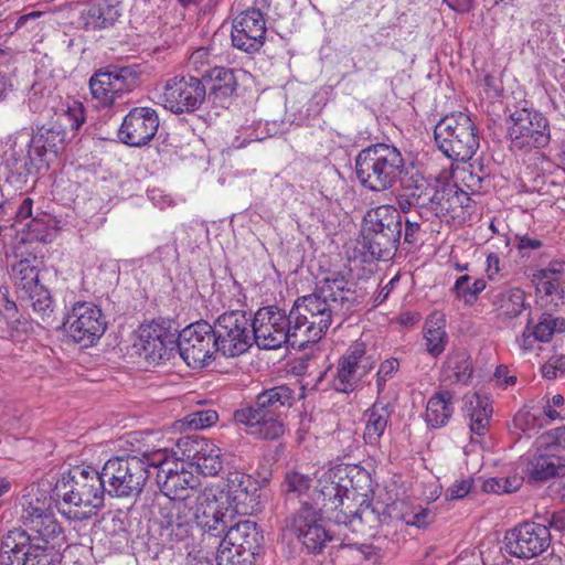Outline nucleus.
<instances>
[{"mask_svg": "<svg viewBox=\"0 0 565 565\" xmlns=\"http://www.w3.org/2000/svg\"><path fill=\"white\" fill-rule=\"evenodd\" d=\"M404 243L411 246L416 245L422 236V223L418 220L403 215Z\"/></svg>", "mask_w": 565, "mask_h": 565, "instance_id": "obj_55", "label": "nucleus"}, {"mask_svg": "<svg viewBox=\"0 0 565 565\" xmlns=\"http://www.w3.org/2000/svg\"><path fill=\"white\" fill-rule=\"evenodd\" d=\"M227 500L235 513L250 514L258 505L259 483L250 475L230 471L226 476Z\"/></svg>", "mask_w": 565, "mask_h": 565, "instance_id": "obj_25", "label": "nucleus"}, {"mask_svg": "<svg viewBox=\"0 0 565 565\" xmlns=\"http://www.w3.org/2000/svg\"><path fill=\"white\" fill-rule=\"evenodd\" d=\"M58 510L71 520L83 521L104 507L106 486L100 471L92 466H74L63 472L53 489Z\"/></svg>", "mask_w": 565, "mask_h": 565, "instance_id": "obj_4", "label": "nucleus"}, {"mask_svg": "<svg viewBox=\"0 0 565 565\" xmlns=\"http://www.w3.org/2000/svg\"><path fill=\"white\" fill-rule=\"evenodd\" d=\"M85 121L83 104L76 100L70 103L66 109L57 115L52 127H41L31 141L35 157L41 159L46 153L56 156L64 149L68 131L76 132Z\"/></svg>", "mask_w": 565, "mask_h": 565, "instance_id": "obj_13", "label": "nucleus"}, {"mask_svg": "<svg viewBox=\"0 0 565 565\" xmlns=\"http://www.w3.org/2000/svg\"><path fill=\"white\" fill-rule=\"evenodd\" d=\"M262 540L263 536L258 532L256 523L244 520L230 526L221 542L235 546V548L246 547L248 551L259 553Z\"/></svg>", "mask_w": 565, "mask_h": 565, "instance_id": "obj_33", "label": "nucleus"}, {"mask_svg": "<svg viewBox=\"0 0 565 565\" xmlns=\"http://www.w3.org/2000/svg\"><path fill=\"white\" fill-rule=\"evenodd\" d=\"M142 460L147 465V471H149V468H157L158 472L162 471V467L166 468H178L179 462L175 460L169 459V454L166 449H157L153 451H149L148 449L143 450L141 452Z\"/></svg>", "mask_w": 565, "mask_h": 565, "instance_id": "obj_50", "label": "nucleus"}, {"mask_svg": "<svg viewBox=\"0 0 565 565\" xmlns=\"http://www.w3.org/2000/svg\"><path fill=\"white\" fill-rule=\"evenodd\" d=\"M162 468V471L157 473V483L161 493L159 497L191 500L199 502L200 505L213 499V490L209 488L200 490L199 478L185 470L183 462H179L178 468Z\"/></svg>", "mask_w": 565, "mask_h": 565, "instance_id": "obj_19", "label": "nucleus"}, {"mask_svg": "<svg viewBox=\"0 0 565 565\" xmlns=\"http://www.w3.org/2000/svg\"><path fill=\"white\" fill-rule=\"evenodd\" d=\"M192 459L204 476H216L223 468L221 449L205 440H194Z\"/></svg>", "mask_w": 565, "mask_h": 565, "instance_id": "obj_36", "label": "nucleus"}, {"mask_svg": "<svg viewBox=\"0 0 565 565\" xmlns=\"http://www.w3.org/2000/svg\"><path fill=\"white\" fill-rule=\"evenodd\" d=\"M536 289L540 292H543L546 296L558 295L559 284L556 278H543L539 277V273L536 274Z\"/></svg>", "mask_w": 565, "mask_h": 565, "instance_id": "obj_59", "label": "nucleus"}, {"mask_svg": "<svg viewBox=\"0 0 565 565\" xmlns=\"http://www.w3.org/2000/svg\"><path fill=\"white\" fill-rule=\"evenodd\" d=\"M534 340L539 342H550L555 333L565 331V319L553 317L550 313H543L535 324H531Z\"/></svg>", "mask_w": 565, "mask_h": 565, "instance_id": "obj_44", "label": "nucleus"}, {"mask_svg": "<svg viewBox=\"0 0 565 565\" xmlns=\"http://www.w3.org/2000/svg\"><path fill=\"white\" fill-rule=\"evenodd\" d=\"M422 190L416 194V204L418 205V217L430 220L437 217L448 222L449 204L447 202L448 183H429L420 180Z\"/></svg>", "mask_w": 565, "mask_h": 565, "instance_id": "obj_27", "label": "nucleus"}, {"mask_svg": "<svg viewBox=\"0 0 565 565\" xmlns=\"http://www.w3.org/2000/svg\"><path fill=\"white\" fill-rule=\"evenodd\" d=\"M422 190L420 181H417L413 188L406 190L405 194H402L397 198L395 207L398 213L408 214L413 209L418 212V205L416 204V194Z\"/></svg>", "mask_w": 565, "mask_h": 565, "instance_id": "obj_54", "label": "nucleus"}, {"mask_svg": "<svg viewBox=\"0 0 565 565\" xmlns=\"http://www.w3.org/2000/svg\"><path fill=\"white\" fill-rule=\"evenodd\" d=\"M9 148L4 151L3 163L10 172V177L17 175L25 182L36 159L33 143L29 134L19 132L8 139Z\"/></svg>", "mask_w": 565, "mask_h": 565, "instance_id": "obj_26", "label": "nucleus"}, {"mask_svg": "<svg viewBox=\"0 0 565 565\" xmlns=\"http://www.w3.org/2000/svg\"><path fill=\"white\" fill-rule=\"evenodd\" d=\"M403 215L392 205L366 212L362 223L363 247L379 260H390L402 238Z\"/></svg>", "mask_w": 565, "mask_h": 565, "instance_id": "obj_7", "label": "nucleus"}, {"mask_svg": "<svg viewBox=\"0 0 565 565\" xmlns=\"http://www.w3.org/2000/svg\"><path fill=\"white\" fill-rule=\"evenodd\" d=\"M2 428L6 433L18 437L25 433V423L20 417H10L3 422Z\"/></svg>", "mask_w": 565, "mask_h": 565, "instance_id": "obj_61", "label": "nucleus"}, {"mask_svg": "<svg viewBox=\"0 0 565 565\" xmlns=\"http://www.w3.org/2000/svg\"><path fill=\"white\" fill-rule=\"evenodd\" d=\"M63 328L74 342L87 348L102 338L107 321L98 306L88 301H77L66 315Z\"/></svg>", "mask_w": 565, "mask_h": 565, "instance_id": "obj_16", "label": "nucleus"}, {"mask_svg": "<svg viewBox=\"0 0 565 565\" xmlns=\"http://www.w3.org/2000/svg\"><path fill=\"white\" fill-rule=\"evenodd\" d=\"M19 297L21 300L29 301L34 312H36L44 322L51 320L53 315V300L50 291L44 286H40Z\"/></svg>", "mask_w": 565, "mask_h": 565, "instance_id": "obj_43", "label": "nucleus"}, {"mask_svg": "<svg viewBox=\"0 0 565 565\" xmlns=\"http://www.w3.org/2000/svg\"><path fill=\"white\" fill-rule=\"evenodd\" d=\"M206 100V85L195 76H173L167 79L158 103L173 114L193 113Z\"/></svg>", "mask_w": 565, "mask_h": 565, "instance_id": "obj_15", "label": "nucleus"}, {"mask_svg": "<svg viewBox=\"0 0 565 565\" xmlns=\"http://www.w3.org/2000/svg\"><path fill=\"white\" fill-rule=\"evenodd\" d=\"M565 275V262L553 260L545 268L539 271V277L543 278H556Z\"/></svg>", "mask_w": 565, "mask_h": 565, "instance_id": "obj_60", "label": "nucleus"}, {"mask_svg": "<svg viewBox=\"0 0 565 565\" xmlns=\"http://www.w3.org/2000/svg\"><path fill=\"white\" fill-rule=\"evenodd\" d=\"M354 469L337 467L330 469L318 480L310 494L313 503L320 512L334 513L331 519L338 526L349 529L353 534H364L365 526L372 527L377 521V514L370 503L363 501L356 510H343L347 501L354 500L356 491L353 490V481L350 473Z\"/></svg>", "mask_w": 565, "mask_h": 565, "instance_id": "obj_2", "label": "nucleus"}, {"mask_svg": "<svg viewBox=\"0 0 565 565\" xmlns=\"http://www.w3.org/2000/svg\"><path fill=\"white\" fill-rule=\"evenodd\" d=\"M447 193H449V195L446 198L449 204L448 222L450 220L465 221V215H462L461 206L459 203V186L457 184L448 183Z\"/></svg>", "mask_w": 565, "mask_h": 565, "instance_id": "obj_56", "label": "nucleus"}, {"mask_svg": "<svg viewBox=\"0 0 565 565\" xmlns=\"http://www.w3.org/2000/svg\"><path fill=\"white\" fill-rule=\"evenodd\" d=\"M32 206H33V200L30 198L23 199L21 202L17 213H15V222H23L28 217L32 215Z\"/></svg>", "mask_w": 565, "mask_h": 565, "instance_id": "obj_63", "label": "nucleus"}, {"mask_svg": "<svg viewBox=\"0 0 565 565\" xmlns=\"http://www.w3.org/2000/svg\"><path fill=\"white\" fill-rule=\"evenodd\" d=\"M452 393L443 391L429 398L426 407L425 418L430 428L445 426L454 413Z\"/></svg>", "mask_w": 565, "mask_h": 565, "instance_id": "obj_37", "label": "nucleus"}, {"mask_svg": "<svg viewBox=\"0 0 565 565\" xmlns=\"http://www.w3.org/2000/svg\"><path fill=\"white\" fill-rule=\"evenodd\" d=\"M472 375V362L465 350H455L447 355L443 365V379L449 384L467 385Z\"/></svg>", "mask_w": 565, "mask_h": 565, "instance_id": "obj_35", "label": "nucleus"}, {"mask_svg": "<svg viewBox=\"0 0 565 565\" xmlns=\"http://www.w3.org/2000/svg\"><path fill=\"white\" fill-rule=\"evenodd\" d=\"M139 76V65H108L90 77V93L100 106H110L138 86Z\"/></svg>", "mask_w": 565, "mask_h": 565, "instance_id": "obj_14", "label": "nucleus"}, {"mask_svg": "<svg viewBox=\"0 0 565 565\" xmlns=\"http://www.w3.org/2000/svg\"><path fill=\"white\" fill-rule=\"evenodd\" d=\"M491 305L498 316L504 319L516 318L525 309V292L518 287L499 289L493 291Z\"/></svg>", "mask_w": 565, "mask_h": 565, "instance_id": "obj_34", "label": "nucleus"}, {"mask_svg": "<svg viewBox=\"0 0 565 565\" xmlns=\"http://www.w3.org/2000/svg\"><path fill=\"white\" fill-rule=\"evenodd\" d=\"M529 481L543 482L565 476V460L557 456L540 455L529 460L524 470Z\"/></svg>", "mask_w": 565, "mask_h": 565, "instance_id": "obj_32", "label": "nucleus"}, {"mask_svg": "<svg viewBox=\"0 0 565 565\" xmlns=\"http://www.w3.org/2000/svg\"><path fill=\"white\" fill-rule=\"evenodd\" d=\"M486 289V281L482 278H477L472 281L469 275H462L457 278L454 285V292L456 297L462 299L466 305H473L479 295Z\"/></svg>", "mask_w": 565, "mask_h": 565, "instance_id": "obj_45", "label": "nucleus"}, {"mask_svg": "<svg viewBox=\"0 0 565 565\" xmlns=\"http://www.w3.org/2000/svg\"><path fill=\"white\" fill-rule=\"evenodd\" d=\"M487 275L490 280H498L502 275V266L499 256L495 253H489L487 256Z\"/></svg>", "mask_w": 565, "mask_h": 565, "instance_id": "obj_58", "label": "nucleus"}, {"mask_svg": "<svg viewBox=\"0 0 565 565\" xmlns=\"http://www.w3.org/2000/svg\"><path fill=\"white\" fill-rule=\"evenodd\" d=\"M159 117L150 107L132 108L124 118L118 130L119 139L131 147L147 145L157 134Z\"/></svg>", "mask_w": 565, "mask_h": 565, "instance_id": "obj_22", "label": "nucleus"}, {"mask_svg": "<svg viewBox=\"0 0 565 565\" xmlns=\"http://www.w3.org/2000/svg\"><path fill=\"white\" fill-rule=\"evenodd\" d=\"M535 341L533 331L531 330V320H529L518 342L524 351H531Z\"/></svg>", "mask_w": 565, "mask_h": 565, "instance_id": "obj_62", "label": "nucleus"}, {"mask_svg": "<svg viewBox=\"0 0 565 565\" xmlns=\"http://www.w3.org/2000/svg\"><path fill=\"white\" fill-rule=\"evenodd\" d=\"M106 493L115 498H131L141 493L149 478L147 465L137 455L108 459L100 471Z\"/></svg>", "mask_w": 565, "mask_h": 565, "instance_id": "obj_10", "label": "nucleus"}, {"mask_svg": "<svg viewBox=\"0 0 565 565\" xmlns=\"http://www.w3.org/2000/svg\"><path fill=\"white\" fill-rule=\"evenodd\" d=\"M537 443L545 449L565 450V426L545 431L537 438Z\"/></svg>", "mask_w": 565, "mask_h": 565, "instance_id": "obj_52", "label": "nucleus"}, {"mask_svg": "<svg viewBox=\"0 0 565 565\" xmlns=\"http://www.w3.org/2000/svg\"><path fill=\"white\" fill-rule=\"evenodd\" d=\"M60 535L29 536L22 529L10 530L1 540L0 565H13L14 559H21L22 565H62Z\"/></svg>", "mask_w": 565, "mask_h": 565, "instance_id": "obj_6", "label": "nucleus"}, {"mask_svg": "<svg viewBox=\"0 0 565 565\" xmlns=\"http://www.w3.org/2000/svg\"><path fill=\"white\" fill-rule=\"evenodd\" d=\"M209 84L206 99L216 108H227L237 88L234 70L214 67L203 77Z\"/></svg>", "mask_w": 565, "mask_h": 565, "instance_id": "obj_29", "label": "nucleus"}, {"mask_svg": "<svg viewBox=\"0 0 565 565\" xmlns=\"http://www.w3.org/2000/svg\"><path fill=\"white\" fill-rule=\"evenodd\" d=\"M194 522L205 534L212 537H221L226 533L228 530L227 523L224 520V513L220 509L216 494L214 492L212 500H209L204 502V505H199L196 508Z\"/></svg>", "mask_w": 565, "mask_h": 565, "instance_id": "obj_30", "label": "nucleus"}, {"mask_svg": "<svg viewBox=\"0 0 565 565\" xmlns=\"http://www.w3.org/2000/svg\"><path fill=\"white\" fill-rule=\"evenodd\" d=\"M366 425L363 438L367 445L375 446L383 436L391 417L386 405L375 403L365 412Z\"/></svg>", "mask_w": 565, "mask_h": 565, "instance_id": "obj_38", "label": "nucleus"}, {"mask_svg": "<svg viewBox=\"0 0 565 565\" xmlns=\"http://www.w3.org/2000/svg\"><path fill=\"white\" fill-rule=\"evenodd\" d=\"M168 332L159 324H142L134 348L149 363H159L169 359V344L172 342Z\"/></svg>", "mask_w": 565, "mask_h": 565, "instance_id": "obj_28", "label": "nucleus"}, {"mask_svg": "<svg viewBox=\"0 0 565 565\" xmlns=\"http://www.w3.org/2000/svg\"><path fill=\"white\" fill-rule=\"evenodd\" d=\"M21 520L28 527L25 531L29 536L50 537L53 534H62V527L50 512L46 498L32 494L23 497Z\"/></svg>", "mask_w": 565, "mask_h": 565, "instance_id": "obj_24", "label": "nucleus"}, {"mask_svg": "<svg viewBox=\"0 0 565 565\" xmlns=\"http://www.w3.org/2000/svg\"><path fill=\"white\" fill-rule=\"evenodd\" d=\"M492 412L488 397L476 395L470 401L468 416L470 417V430L472 434L483 436L487 433Z\"/></svg>", "mask_w": 565, "mask_h": 565, "instance_id": "obj_40", "label": "nucleus"}, {"mask_svg": "<svg viewBox=\"0 0 565 565\" xmlns=\"http://www.w3.org/2000/svg\"><path fill=\"white\" fill-rule=\"evenodd\" d=\"M434 138L438 149L457 162L469 161L480 147L478 128L463 113L443 117L435 126Z\"/></svg>", "mask_w": 565, "mask_h": 565, "instance_id": "obj_9", "label": "nucleus"}, {"mask_svg": "<svg viewBox=\"0 0 565 565\" xmlns=\"http://www.w3.org/2000/svg\"><path fill=\"white\" fill-rule=\"evenodd\" d=\"M523 478L516 475L509 477H493L483 481L482 491L487 493L503 494L520 489Z\"/></svg>", "mask_w": 565, "mask_h": 565, "instance_id": "obj_46", "label": "nucleus"}, {"mask_svg": "<svg viewBox=\"0 0 565 565\" xmlns=\"http://www.w3.org/2000/svg\"><path fill=\"white\" fill-rule=\"evenodd\" d=\"M156 502L161 522L170 531V536L178 542L189 537L199 502L161 497H156Z\"/></svg>", "mask_w": 565, "mask_h": 565, "instance_id": "obj_21", "label": "nucleus"}, {"mask_svg": "<svg viewBox=\"0 0 565 565\" xmlns=\"http://www.w3.org/2000/svg\"><path fill=\"white\" fill-rule=\"evenodd\" d=\"M508 136L513 151L543 149L551 142L548 119L535 109H515L508 119Z\"/></svg>", "mask_w": 565, "mask_h": 565, "instance_id": "obj_11", "label": "nucleus"}, {"mask_svg": "<svg viewBox=\"0 0 565 565\" xmlns=\"http://www.w3.org/2000/svg\"><path fill=\"white\" fill-rule=\"evenodd\" d=\"M376 361L375 352L367 349L363 342L353 343L339 360L332 387L347 394L355 391L374 369Z\"/></svg>", "mask_w": 565, "mask_h": 565, "instance_id": "obj_18", "label": "nucleus"}, {"mask_svg": "<svg viewBox=\"0 0 565 565\" xmlns=\"http://www.w3.org/2000/svg\"><path fill=\"white\" fill-rule=\"evenodd\" d=\"M120 17L119 3L114 0H99L88 7L82 14L88 30H102L113 26Z\"/></svg>", "mask_w": 565, "mask_h": 565, "instance_id": "obj_31", "label": "nucleus"}, {"mask_svg": "<svg viewBox=\"0 0 565 565\" xmlns=\"http://www.w3.org/2000/svg\"><path fill=\"white\" fill-rule=\"evenodd\" d=\"M296 387L275 385L259 392L253 402L236 409L233 418L249 435L262 440H276L285 434L282 415L301 397Z\"/></svg>", "mask_w": 565, "mask_h": 565, "instance_id": "obj_3", "label": "nucleus"}, {"mask_svg": "<svg viewBox=\"0 0 565 565\" xmlns=\"http://www.w3.org/2000/svg\"><path fill=\"white\" fill-rule=\"evenodd\" d=\"M364 298V290L342 273H329L312 294L296 299L288 315L277 306L259 308L252 318L253 341L262 350L282 345L305 349L318 342L333 323L341 326Z\"/></svg>", "mask_w": 565, "mask_h": 565, "instance_id": "obj_1", "label": "nucleus"}, {"mask_svg": "<svg viewBox=\"0 0 565 565\" xmlns=\"http://www.w3.org/2000/svg\"><path fill=\"white\" fill-rule=\"evenodd\" d=\"M311 482L312 480L306 475L296 471L288 472L284 481V491L287 494L302 497L310 490Z\"/></svg>", "mask_w": 565, "mask_h": 565, "instance_id": "obj_47", "label": "nucleus"}, {"mask_svg": "<svg viewBox=\"0 0 565 565\" xmlns=\"http://www.w3.org/2000/svg\"><path fill=\"white\" fill-rule=\"evenodd\" d=\"M514 246L521 258H530L544 246V243L539 237L525 233L514 236Z\"/></svg>", "mask_w": 565, "mask_h": 565, "instance_id": "obj_51", "label": "nucleus"}, {"mask_svg": "<svg viewBox=\"0 0 565 565\" xmlns=\"http://www.w3.org/2000/svg\"><path fill=\"white\" fill-rule=\"evenodd\" d=\"M551 540L548 526L535 522H524L505 533V551L513 557L530 559L545 552Z\"/></svg>", "mask_w": 565, "mask_h": 565, "instance_id": "obj_20", "label": "nucleus"}, {"mask_svg": "<svg viewBox=\"0 0 565 565\" xmlns=\"http://www.w3.org/2000/svg\"><path fill=\"white\" fill-rule=\"evenodd\" d=\"M288 527L307 552L311 554L321 553L327 543L332 542L338 543L340 547L358 546V543L342 529L335 532L327 527L320 510L309 502H302L300 508L290 516ZM343 530L345 529L343 527Z\"/></svg>", "mask_w": 565, "mask_h": 565, "instance_id": "obj_8", "label": "nucleus"}, {"mask_svg": "<svg viewBox=\"0 0 565 565\" xmlns=\"http://www.w3.org/2000/svg\"><path fill=\"white\" fill-rule=\"evenodd\" d=\"M435 519L434 513L427 508H415L411 512H405L403 514V520L407 525H413L416 527H426L429 525Z\"/></svg>", "mask_w": 565, "mask_h": 565, "instance_id": "obj_53", "label": "nucleus"}, {"mask_svg": "<svg viewBox=\"0 0 565 565\" xmlns=\"http://www.w3.org/2000/svg\"><path fill=\"white\" fill-rule=\"evenodd\" d=\"M218 420V414L215 409L206 408L191 412L185 417V423L191 429H204L211 427Z\"/></svg>", "mask_w": 565, "mask_h": 565, "instance_id": "obj_49", "label": "nucleus"}, {"mask_svg": "<svg viewBox=\"0 0 565 565\" xmlns=\"http://www.w3.org/2000/svg\"><path fill=\"white\" fill-rule=\"evenodd\" d=\"M259 553L220 543L216 561L217 565H254Z\"/></svg>", "mask_w": 565, "mask_h": 565, "instance_id": "obj_42", "label": "nucleus"}, {"mask_svg": "<svg viewBox=\"0 0 565 565\" xmlns=\"http://www.w3.org/2000/svg\"><path fill=\"white\" fill-rule=\"evenodd\" d=\"M405 169L401 151L387 143L362 149L355 158V174L361 185L372 192L386 191L395 185Z\"/></svg>", "mask_w": 565, "mask_h": 565, "instance_id": "obj_5", "label": "nucleus"}, {"mask_svg": "<svg viewBox=\"0 0 565 565\" xmlns=\"http://www.w3.org/2000/svg\"><path fill=\"white\" fill-rule=\"evenodd\" d=\"M548 523L550 527L556 531H565V509L558 512H554Z\"/></svg>", "mask_w": 565, "mask_h": 565, "instance_id": "obj_64", "label": "nucleus"}, {"mask_svg": "<svg viewBox=\"0 0 565 565\" xmlns=\"http://www.w3.org/2000/svg\"><path fill=\"white\" fill-rule=\"evenodd\" d=\"M399 370V362L395 358L384 360L376 372L375 384L377 395L382 396L385 392L386 383L392 380Z\"/></svg>", "mask_w": 565, "mask_h": 565, "instance_id": "obj_48", "label": "nucleus"}, {"mask_svg": "<svg viewBox=\"0 0 565 565\" xmlns=\"http://www.w3.org/2000/svg\"><path fill=\"white\" fill-rule=\"evenodd\" d=\"M214 345L226 358H235L253 345L252 317L244 310H231L217 317L211 324Z\"/></svg>", "mask_w": 565, "mask_h": 565, "instance_id": "obj_12", "label": "nucleus"}, {"mask_svg": "<svg viewBox=\"0 0 565 565\" xmlns=\"http://www.w3.org/2000/svg\"><path fill=\"white\" fill-rule=\"evenodd\" d=\"M472 481L463 479L454 482L446 491V498L449 500H458L465 498L471 490Z\"/></svg>", "mask_w": 565, "mask_h": 565, "instance_id": "obj_57", "label": "nucleus"}, {"mask_svg": "<svg viewBox=\"0 0 565 565\" xmlns=\"http://www.w3.org/2000/svg\"><path fill=\"white\" fill-rule=\"evenodd\" d=\"M211 324L198 321L185 327L178 335L177 348L180 356L192 369L209 365L218 352Z\"/></svg>", "mask_w": 565, "mask_h": 565, "instance_id": "obj_17", "label": "nucleus"}, {"mask_svg": "<svg viewBox=\"0 0 565 565\" xmlns=\"http://www.w3.org/2000/svg\"><path fill=\"white\" fill-rule=\"evenodd\" d=\"M36 256L22 258L12 266V276L20 296L40 287Z\"/></svg>", "mask_w": 565, "mask_h": 565, "instance_id": "obj_39", "label": "nucleus"}, {"mask_svg": "<svg viewBox=\"0 0 565 565\" xmlns=\"http://www.w3.org/2000/svg\"><path fill=\"white\" fill-rule=\"evenodd\" d=\"M424 340L427 352L434 358L439 356L448 343L444 321L428 319L424 327Z\"/></svg>", "mask_w": 565, "mask_h": 565, "instance_id": "obj_41", "label": "nucleus"}, {"mask_svg": "<svg viewBox=\"0 0 565 565\" xmlns=\"http://www.w3.org/2000/svg\"><path fill=\"white\" fill-rule=\"evenodd\" d=\"M265 34V19L259 8L241 12L233 21L232 43L241 51H258L264 45Z\"/></svg>", "mask_w": 565, "mask_h": 565, "instance_id": "obj_23", "label": "nucleus"}]
</instances>
